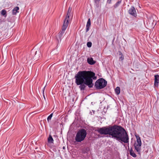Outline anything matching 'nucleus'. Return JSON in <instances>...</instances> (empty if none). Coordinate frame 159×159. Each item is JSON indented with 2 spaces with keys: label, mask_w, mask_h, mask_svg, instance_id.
Listing matches in <instances>:
<instances>
[{
  "label": "nucleus",
  "mask_w": 159,
  "mask_h": 159,
  "mask_svg": "<svg viewBox=\"0 0 159 159\" xmlns=\"http://www.w3.org/2000/svg\"><path fill=\"white\" fill-rule=\"evenodd\" d=\"M121 0L118 1V2H117L115 5H114V7L116 8L117 7H118L119 4L121 3Z\"/></svg>",
  "instance_id": "a211bd4d"
},
{
  "label": "nucleus",
  "mask_w": 159,
  "mask_h": 159,
  "mask_svg": "<svg viewBox=\"0 0 159 159\" xmlns=\"http://www.w3.org/2000/svg\"><path fill=\"white\" fill-rule=\"evenodd\" d=\"M137 144H134V148L138 153L140 154V147L141 146L142 143L140 137L139 136H136Z\"/></svg>",
  "instance_id": "423d86ee"
},
{
  "label": "nucleus",
  "mask_w": 159,
  "mask_h": 159,
  "mask_svg": "<svg viewBox=\"0 0 159 159\" xmlns=\"http://www.w3.org/2000/svg\"><path fill=\"white\" fill-rule=\"evenodd\" d=\"M130 154L132 157H135L137 156L134 151L132 150V148L130 150Z\"/></svg>",
  "instance_id": "2eb2a0df"
},
{
  "label": "nucleus",
  "mask_w": 159,
  "mask_h": 159,
  "mask_svg": "<svg viewBox=\"0 0 159 159\" xmlns=\"http://www.w3.org/2000/svg\"><path fill=\"white\" fill-rule=\"evenodd\" d=\"M6 13H7V11L3 9L1 11V15L2 16H4L5 17H6L7 16Z\"/></svg>",
  "instance_id": "f3484780"
},
{
  "label": "nucleus",
  "mask_w": 159,
  "mask_h": 159,
  "mask_svg": "<svg viewBox=\"0 0 159 159\" xmlns=\"http://www.w3.org/2000/svg\"><path fill=\"white\" fill-rule=\"evenodd\" d=\"M53 113H51L47 118V120L48 122H49V120H50L51 119L52 117V116Z\"/></svg>",
  "instance_id": "6ab92c4d"
},
{
  "label": "nucleus",
  "mask_w": 159,
  "mask_h": 159,
  "mask_svg": "<svg viewBox=\"0 0 159 159\" xmlns=\"http://www.w3.org/2000/svg\"><path fill=\"white\" fill-rule=\"evenodd\" d=\"M48 142L50 143H53V139L51 135H49V136L48 138Z\"/></svg>",
  "instance_id": "4468645a"
},
{
  "label": "nucleus",
  "mask_w": 159,
  "mask_h": 159,
  "mask_svg": "<svg viewBox=\"0 0 159 159\" xmlns=\"http://www.w3.org/2000/svg\"><path fill=\"white\" fill-rule=\"evenodd\" d=\"M95 0V2L96 3H97L100 0Z\"/></svg>",
  "instance_id": "b1692460"
},
{
  "label": "nucleus",
  "mask_w": 159,
  "mask_h": 159,
  "mask_svg": "<svg viewBox=\"0 0 159 159\" xmlns=\"http://www.w3.org/2000/svg\"><path fill=\"white\" fill-rule=\"evenodd\" d=\"M87 62L89 64L91 65H93L96 63V61L93 60L92 57L88 58L87 59Z\"/></svg>",
  "instance_id": "9b49d317"
},
{
  "label": "nucleus",
  "mask_w": 159,
  "mask_h": 159,
  "mask_svg": "<svg viewBox=\"0 0 159 159\" xmlns=\"http://www.w3.org/2000/svg\"><path fill=\"white\" fill-rule=\"evenodd\" d=\"M65 147H64L63 148V149H65Z\"/></svg>",
  "instance_id": "393cba45"
},
{
  "label": "nucleus",
  "mask_w": 159,
  "mask_h": 159,
  "mask_svg": "<svg viewBox=\"0 0 159 159\" xmlns=\"http://www.w3.org/2000/svg\"><path fill=\"white\" fill-rule=\"evenodd\" d=\"M87 134L86 131L84 129L79 130L76 134L75 137V141L79 142L83 141L85 138Z\"/></svg>",
  "instance_id": "7ed1b4c3"
},
{
  "label": "nucleus",
  "mask_w": 159,
  "mask_h": 159,
  "mask_svg": "<svg viewBox=\"0 0 159 159\" xmlns=\"http://www.w3.org/2000/svg\"><path fill=\"white\" fill-rule=\"evenodd\" d=\"M41 53L38 50V51H36L35 52V54L34 57L33 58L34 60L37 61L40 57Z\"/></svg>",
  "instance_id": "1a4fd4ad"
},
{
  "label": "nucleus",
  "mask_w": 159,
  "mask_h": 159,
  "mask_svg": "<svg viewBox=\"0 0 159 159\" xmlns=\"http://www.w3.org/2000/svg\"><path fill=\"white\" fill-rule=\"evenodd\" d=\"M91 25V21L90 19H89L86 25V32H87L89 30L90 26Z\"/></svg>",
  "instance_id": "f8f14e48"
},
{
  "label": "nucleus",
  "mask_w": 159,
  "mask_h": 159,
  "mask_svg": "<svg viewBox=\"0 0 159 159\" xmlns=\"http://www.w3.org/2000/svg\"><path fill=\"white\" fill-rule=\"evenodd\" d=\"M71 10H72V8L71 7H70L68 8V12H67V14L66 17V18L65 20H64V21H66V22L67 20L68 21V23H69V22H68L69 19V17L70 16V13L71 12Z\"/></svg>",
  "instance_id": "6e6552de"
},
{
  "label": "nucleus",
  "mask_w": 159,
  "mask_h": 159,
  "mask_svg": "<svg viewBox=\"0 0 159 159\" xmlns=\"http://www.w3.org/2000/svg\"><path fill=\"white\" fill-rule=\"evenodd\" d=\"M95 73L91 71H79L75 75V83L77 85H80L79 88L81 90H84L86 85L89 87H93L94 84L93 80H96L97 77Z\"/></svg>",
  "instance_id": "f03ea898"
},
{
  "label": "nucleus",
  "mask_w": 159,
  "mask_h": 159,
  "mask_svg": "<svg viewBox=\"0 0 159 159\" xmlns=\"http://www.w3.org/2000/svg\"><path fill=\"white\" fill-rule=\"evenodd\" d=\"M107 81L103 78H100L95 82L94 86L97 89H101L106 86Z\"/></svg>",
  "instance_id": "20e7f679"
},
{
  "label": "nucleus",
  "mask_w": 159,
  "mask_h": 159,
  "mask_svg": "<svg viewBox=\"0 0 159 159\" xmlns=\"http://www.w3.org/2000/svg\"><path fill=\"white\" fill-rule=\"evenodd\" d=\"M87 46L88 47L90 48L92 46V43L91 42H88L87 43Z\"/></svg>",
  "instance_id": "412c9836"
},
{
  "label": "nucleus",
  "mask_w": 159,
  "mask_h": 159,
  "mask_svg": "<svg viewBox=\"0 0 159 159\" xmlns=\"http://www.w3.org/2000/svg\"><path fill=\"white\" fill-rule=\"evenodd\" d=\"M45 87H46V86L44 87V88H43V97L44 98L45 100L46 99H45V96H44V90H45Z\"/></svg>",
  "instance_id": "4be33fe9"
},
{
  "label": "nucleus",
  "mask_w": 159,
  "mask_h": 159,
  "mask_svg": "<svg viewBox=\"0 0 159 159\" xmlns=\"http://www.w3.org/2000/svg\"><path fill=\"white\" fill-rule=\"evenodd\" d=\"M128 12L129 14L134 17H136L137 16L136 11L135 8L134 7H131L129 9Z\"/></svg>",
  "instance_id": "0eeeda50"
},
{
  "label": "nucleus",
  "mask_w": 159,
  "mask_h": 159,
  "mask_svg": "<svg viewBox=\"0 0 159 159\" xmlns=\"http://www.w3.org/2000/svg\"><path fill=\"white\" fill-rule=\"evenodd\" d=\"M68 25L67 20L66 22V21H64V23L62 27L61 30L59 32L58 34V36L60 41L61 40L62 36L65 33V30L68 26Z\"/></svg>",
  "instance_id": "39448f33"
},
{
  "label": "nucleus",
  "mask_w": 159,
  "mask_h": 159,
  "mask_svg": "<svg viewBox=\"0 0 159 159\" xmlns=\"http://www.w3.org/2000/svg\"><path fill=\"white\" fill-rule=\"evenodd\" d=\"M19 10V7H15L13 10L12 14L13 15H16L17 12H18V10Z\"/></svg>",
  "instance_id": "ddd939ff"
},
{
  "label": "nucleus",
  "mask_w": 159,
  "mask_h": 159,
  "mask_svg": "<svg viewBox=\"0 0 159 159\" xmlns=\"http://www.w3.org/2000/svg\"><path fill=\"white\" fill-rule=\"evenodd\" d=\"M111 0H107V2L108 3L110 4L111 3Z\"/></svg>",
  "instance_id": "5701e85b"
},
{
  "label": "nucleus",
  "mask_w": 159,
  "mask_h": 159,
  "mask_svg": "<svg viewBox=\"0 0 159 159\" xmlns=\"http://www.w3.org/2000/svg\"><path fill=\"white\" fill-rule=\"evenodd\" d=\"M121 55V56L119 58V59L121 61H122L124 59V56L121 53L120 54Z\"/></svg>",
  "instance_id": "aec40b11"
},
{
  "label": "nucleus",
  "mask_w": 159,
  "mask_h": 159,
  "mask_svg": "<svg viewBox=\"0 0 159 159\" xmlns=\"http://www.w3.org/2000/svg\"><path fill=\"white\" fill-rule=\"evenodd\" d=\"M154 85L156 87H158L159 82V75H156L154 76Z\"/></svg>",
  "instance_id": "9d476101"
},
{
  "label": "nucleus",
  "mask_w": 159,
  "mask_h": 159,
  "mask_svg": "<svg viewBox=\"0 0 159 159\" xmlns=\"http://www.w3.org/2000/svg\"><path fill=\"white\" fill-rule=\"evenodd\" d=\"M101 134L109 135L118 141L125 143L129 142L128 135L125 129L122 127L117 125L110 126L99 128L97 129Z\"/></svg>",
  "instance_id": "f257e3e1"
},
{
  "label": "nucleus",
  "mask_w": 159,
  "mask_h": 159,
  "mask_svg": "<svg viewBox=\"0 0 159 159\" xmlns=\"http://www.w3.org/2000/svg\"><path fill=\"white\" fill-rule=\"evenodd\" d=\"M115 91L117 94H119L120 93V88L119 87H117L115 89Z\"/></svg>",
  "instance_id": "dca6fc26"
}]
</instances>
